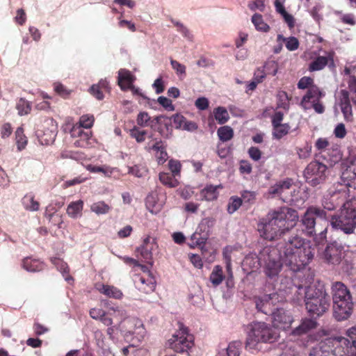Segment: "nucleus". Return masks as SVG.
Here are the masks:
<instances>
[{
  "label": "nucleus",
  "mask_w": 356,
  "mask_h": 356,
  "mask_svg": "<svg viewBox=\"0 0 356 356\" xmlns=\"http://www.w3.org/2000/svg\"><path fill=\"white\" fill-rule=\"evenodd\" d=\"M244 263L252 270L264 266L265 274L270 278L277 276L282 266L280 262L278 250L272 246L264 248L258 255L253 253L249 254L245 257Z\"/></svg>",
  "instance_id": "7ed1b4c3"
},
{
  "label": "nucleus",
  "mask_w": 356,
  "mask_h": 356,
  "mask_svg": "<svg viewBox=\"0 0 356 356\" xmlns=\"http://www.w3.org/2000/svg\"><path fill=\"white\" fill-rule=\"evenodd\" d=\"M242 343L239 341L230 342L227 348V356H239Z\"/></svg>",
  "instance_id": "49530a36"
},
{
  "label": "nucleus",
  "mask_w": 356,
  "mask_h": 356,
  "mask_svg": "<svg viewBox=\"0 0 356 356\" xmlns=\"http://www.w3.org/2000/svg\"><path fill=\"white\" fill-rule=\"evenodd\" d=\"M233 251V248L231 246H226L222 250V256L225 260L226 267L229 270L231 268V261H232V253Z\"/></svg>",
  "instance_id": "5fc2aeb1"
},
{
  "label": "nucleus",
  "mask_w": 356,
  "mask_h": 356,
  "mask_svg": "<svg viewBox=\"0 0 356 356\" xmlns=\"http://www.w3.org/2000/svg\"><path fill=\"white\" fill-rule=\"evenodd\" d=\"M159 177L160 181L169 188H176L179 184L177 177H175L172 174L162 172L159 173Z\"/></svg>",
  "instance_id": "2f4dec72"
},
{
  "label": "nucleus",
  "mask_w": 356,
  "mask_h": 356,
  "mask_svg": "<svg viewBox=\"0 0 356 356\" xmlns=\"http://www.w3.org/2000/svg\"><path fill=\"white\" fill-rule=\"evenodd\" d=\"M170 63L172 69L176 71L177 75H186V66L184 65L173 59H171Z\"/></svg>",
  "instance_id": "bf43d9fd"
},
{
  "label": "nucleus",
  "mask_w": 356,
  "mask_h": 356,
  "mask_svg": "<svg viewBox=\"0 0 356 356\" xmlns=\"http://www.w3.org/2000/svg\"><path fill=\"white\" fill-rule=\"evenodd\" d=\"M275 248L278 250L280 262L282 264V261L294 272L305 268L314 256V248L310 243L296 234L286 236L284 241Z\"/></svg>",
  "instance_id": "f257e3e1"
},
{
  "label": "nucleus",
  "mask_w": 356,
  "mask_h": 356,
  "mask_svg": "<svg viewBox=\"0 0 356 356\" xmlns=\"http://www.w3.org/2000/svg\"><path fill=\"white\" fill-rule=\"evenodd\" d=\"M322 97V92L317 86H312L309 88L306 94L303 96L300 105L305 109H307L309 107L307 106V104L314 102H318Z\"/></svg>",
  "instance_id": "5701e85b"
},
{
  "label": "nucleus",
  "mask_w": 356,
  "mask_h": 356,
  "mask_svg": "<svg viewBox=\"0 0 356 356\" xmlns=\"http://www.w3.org/2000/svg\"><path fill=\"white\" fill-rule=\"evenodd\" d=\"M293 182L291 179L280 180L271 186L268 193L271 197H278L284 202H287L291 200Z\"/></svg>",
  "instance_id": "2eb2a0df"
},
{
  "label": "nucleus",
  "mask_w": 356,
  "mask_h": 356,
  "mask_svg": "<svg viewBox=\"0 0 356 356\" xmlns=\"http://www.w3.org/2000/svg\"><path fill=\"white\" fill-rule=\"evenodd\" d=\"M270 315L273 326L275 328L284 330L290 327L293 321L291 313L282 307H277Z\"/></svg>",
  "instance_id": "a211bd4d"
},
{
  "label": "nucleus",
  "mask_w": 356,
  "mask_h": 356,
  "mask_svg": "<svg viewBox=\"0 0 356 356\" xmlns=\"http://www.w3.org/2000/svg\"><path fill=\"white\" fill-rule=\"evenodd\" d=\"M149 150L154 152L155 157L159 165L163 164L168 159V156L166 152V145L161 140L156 141L151 147Z\"/></svg>",
  "instance_id": "4be33fe9"
},
{
  "label": "nucleus",
  "mask_w": 356,
  "mask_h": 356,
  "mask_svg": "<svg viewBox=\"0 0 356 356\" xmlns=\"http://www.w3.org/2000/svg\"><path fill=\"white\" fill-rule=\"evenodd\" d=\"M225 278L222 268L220 266H215L211 272L209 280L214 286H217L222 283Z\"/></svg>",
  "instance_id": "f704fd0d"
},
{
  "label": "nucleus",
  "mask_w": 356,
  "mask_h": 356,
  "mask_svg": "<svg viewBox=\"0 0 356 356\" xmlns=\"http://www.w3.org/2000/svg\"><path fill=\"white\" fill-rule=\"evenodd\" d=\"M16 108L19 115H24L29 114L31 112V106L28 101L21 98L17 103Z\"/></svg>",
  "instance_id": "37998d69"
},
{
  "label": "nucleus",
  "mask_w": 356,
  "mask_h": 356,
  "mask_svg": "<svg viewBox=\"0 0 356 356\" xmlns=\"http://www.w3.org/2000/svg\"><path fill=\"white\" fill-rule=\"evenodd\" d=\"M252 22L255 29L261 32L267 33L270 30V26L264 22L261 15L255 13L252 17Z\"/></svg>",
  "instance_id": "e433bc0d"
},
{
  "label": "nucleus",
  "mask_w": 356,
  "mask_h": 356,
  "mask_svg": "<svg viewBox=\"0 0 356 356\" xmlns=\"http://www.w3.org/2000/svg\"><path fill=\"white\" fill-rule=\"evenodd\" d=\"M309 356H333L330 345L327 340L321 341L317 346L314 347Z\"/></svg>",
  "instance_id": "7c9ffc66"
},
{
  "label": "nucleus",
  "mask_w": 356,
  "mask_h": 356,
  "mask_svg": "<svg viewBox=\"0 0 356 356\" xmlns=\"http://www.w3.org/2000/svg\"><path fill=\"white\" fill-rule=\"evenodd\" d=\"M334 134L337 138H343L347 134L345 125L343 123L338 124L334 130Z\"/></svg>",
  "instance_id": "69168bd1"
},
{
  "label": "nucleus",
  "mask_w": 356,
  "mask_h": 356,
  "mask_svg": "<svg viewBox=\"0 0 356 356\" xmlns=\"http://www.w3.org/2000/svg\"><path fill=\"white\" fill-rule=\"evenodd\" d=\"M158 248L155 239L151 238L150 236H147L144 238L143 244L138 248V251L140 252L143 258L147 261L152 258V251Z\"/></svg>",
  "instance_id": "412c9836"
},
{
  "label": "nucleus",
  "mask_w": 356,
  "mask_h": 356,
  "mask_svg": "<svg viewBox=\"0 0 356 356\" xmlns=\"http://www.w3.org/2000/svg\"><path fill=\"white\" fill-rule=\"evenodd\" d=\"M135 81V76L130 71L120 70L118 72V84L122 90L132 88V83Z\"/></svg>",
  "instance_id": "393cba45"
},
{
  "label": "nucleus",
  "mask_w": 356,
  "mask_h": 356,
  "mask_svg": "<svg viewBox=\"0 0 356 356\" xmlns=\"http://www.w3.org/2000/svg\"><path fill=\"white\" fill-rule=\"evenodd\" d=\"M207 239V234L204 236H202L200 233L195 232L191 237V241H192L191 247H194L196 245H201L205 244Z\"/></svg>",
  "instance_id": "3c124183"
},
{
  "label": "nucleus",
  "mask_w": 356,
  "mask_h": 356,
  "mask_svg": "<svg viewBox=\"0 0 356 356\" xmlns=\"http://www.w3.org/2000/svg\"><path fill=\"white\" fill-rule=\"evenodd\" d=\"M217 134L222 142H227L234 137V130L229 126H222L218 129Z\"/></svg>",
  "instance_id": "a19ab883"
},
{
  "label": "nucleus",
  "mask_w": 356,
  "mask_h": 356,
  "mask_svg": "<svg viewBox=\"0 0 356 356\" xmlns=\"http://www.w3.org/2000/svg\"><path fill=\"white\" fill-rule=\"evenodd\" d=\"M329 146L330 143L325 138H319L315 143V147L321 152L327 149Z\"/></svg>",
  "instance_id": "680f3d73"
},
{
  "label": "nucleus",
  "mask_w": 356,
  "mask_h": 356,
  "mask_svg": "<svg viewBox=\"0 0 356 356\" xmlns=\"http://www.w3.org/2000/svg\"><path fill=\"white\" fill-rule=\"evenodd\" d=\"M91 211L97 214H105L109 212L111 207L103 201L93 203L90 207Z\"/></svg>",
  "instance_id": "a18cd8bd"
},
{
  "label": "nucleus",
  "mask_w": 356,
  "mask_h": 356,
  "mask_svg": "<svg viewBox=\"0 0 356 356\" xmlns=\"http://www.w3.org/2000/svg\"><path fill=\"white\" fill-rule=\"evenodd\" d=\"M218 188H222V186L221 184L213 186V185H207L201 191L200 195L202 200L207 201H213L216 200L218 197Z\"/></svg>",
  "instance_id": "c756f323"
},
{
  "label": "nucleus",
  "mask_w": 356,
  "mask_h": 356,
  "mask_svg": "<svg viewBox=\"0 0 356 356\" xmlns=\"http://www.w3.org/2000/svg\"><path fill=\"white\" fill-rule=\"evenodd\" d=\"M150 118L147 112H140L138 115L137 117V124L141 127H145L147 125V123Z\"/></svg>",
  "instance_id": "0e129e2a"
},
{
  "label": "nucleus",
  "mask_w": 356,
  "mask_h": 356,
  "mask_svg": "<svg viewBox=\"0 0 356 356\" xmlns=\"http://www.w3.org/2000/svg\"><path fill=\"white\" fill-rule=\"evenodd\" d=\"M50 260L63 276L65 277L66 280L72 279V277L70 276V268L66 262L57 257H51Z\"/></svg>",
  "instance_id": "72a5a7b5"
},
{
  "label": "nucleus",
  "mask_w": 356,
  "mask_h": 356,
  "mask_svg": "<svg viewBox=\"0 0 356 356\" xmlns=\"http://www.w3.org/2000/svg\"><path fill=\"white\" fill-rule=\"evenodd\" d=\"M248 154L250 157L255 161H259L261 157V150L256 147H250L248 149Z\"/></svg>",
  "instance_id": "338daca9"
},
{
  "label": "nucleus",
  "mask_w": 356,
  "mask_h": 356,
  "mask_svg": "<svg viewBox=\"0 0 356 356\" xmlns=\"http://www.w3.org/2000/svg\"><path fill=\"white\" fill-rule=\"evenodd\" d=\"M95 122V118L93 115L86 114L83 115L80 117L79 121V125H74L71 130V136L73 137L75 136H84L86 138H88V136L87 134L83 133L81 128L90 129L92 127Z\"/></svg>",
  "instance_id": "aec40b11"
},
{
  "label": "nucleus",
  "mask_w": 356,
  "mask_h": 356,
  "mask_svg": "<svg viewBox=\"0 0 356 356\" xmlns=\"http://www.w3.org/2000/svg\"><path fill=\"white\" fill-rule=\"evenodd\" d=\"M213 115L219 124H225L229 119L227 110L222 106H218L213 110Z\"/></svg>",
  "instance_id": "4c0bfd02"
},
{
  "label": "nucleus",
  "mask_w": 356,
  "mask_h": 356,
  "mask_svg": "<svg viewBox=\"0 0 356 356\" xmlns=\"http://www.w3.org/2000/svg\"><path fill=\"white\" fill-rule=\"evenodd\" d=\"M13 133V128L9 122L3 124L0 129V134L2 138H8Z\"/></svg>",
  "instance_id": "052dcab7"
},
{
  "label": "nucleus",
  "mask_w": 356,
  "mask_h": 356,
  "mask_svg": "<svg viewBox=\"0 0 356 356\" xmlns=\"http://www.w3.org/2000/svg\"><path fill=\"white\" fill-rule=\"evenodd\" d=\"M22 204L26 210L33 211L39 210L40 204L35 200V197L31 193L24 195L22 199Z\"/></svg>",
  "instance_id": "c9c22d12"
},
{
  "label": "nucleus",
  "mask_w": 356,
  "mask_h": 356,
  "mask_svg": "<svg viewBox=\"0 0 356 356\" xmlns=\"http://www.w3.org/2000/svg\"><path fill=\"white\" fill-rule=\"evenodd\" d=\"M245 347L250 350H260L261 343H273L280 338V333L269 323L253 321L248 326Z\"/></svg>",
  "instance_id": "20e7f679"
},
{
  "label": "nucleus",
  "mask_w": 356,
  "mask_h": 356,
  "mask_svg": "<svg viewBox=\"0 0 356 356\" xmlns=\"http://www.w3.org/2000/svg\"><path fill=\"white\" fill-rule=\"evenodd\" d=\"M277 42H285V45L289 51H295L299 47V41L295 37L284 38L282 35L279 34L277 38Z\"/></svg>",
  "instance_id": "58836bf2"
},
{
  "label": "nucleus",
  "mask_w": 356,
  "mask_h": 356,
  "mask_svg": "<svg viewBox=\"0 0 356 356\" xmlns=\"http://www.w3.org/2000/svg\"><path fill=\"white\" fill-rule=\"evenodd\" d=\"M343 99L341 103V111L346 120H350L352 117V106L350 105L348 95L347 92H343Z\"/></svg>",
  "instance_id": "ea45409f"
},
{
  "label": "nucleus",
  "mask_w": 356,
  "mask_h": 356,
  "mask_svg": "<svg viewBox=\"0 0 356 356\" xmlns=\"http://www.w3.org/2000/svg\"><path fill=\"white\" fill-rule=\"evenodd\" d=\"M168 168L175 177L180 175L181 165L179 161L171 159L168 162Z\"/></svg>",
  "instance_id": "864d4df0"
},
{
  "label": "nucleus",
  "mask_w": 356,
  "mask_h": 356,
  "mask_svg": "<svg viewBox=\"0 0 356 356\" xmlns=\"http://www.w3.org/2000/svg\"><path fill=\"white\" fill-rule=\"evenodd\" d=\"M334 316L338 321L348 319L353 311L354 303L348 287L341 282L332 285Z\"/></svg>",
  "instance_id": "39448f33"
},
{
  "label": "nucleus",
  "mask_w": 356,
  "mask_h": 356,
  "mask_svg": "<svg viewBox=\"0 0 356 356\" xmlns=\"http://www.w3.org/2000/svg\"><path fill=\"white\" fill-rule=\"evenodd\" d=\"M343 253V246L334 241L327 245L323 257L327 264L337 265L341 261Z\"/></svg>",
  "instance_id": "dca6fc26"
},
{
  "label": "nucleus",
  "mask_w": 356,
  "mask_h": 356,
  "mask_svg": "<svg viewBox=\"0 0 356 356\" xmlns=\"http://www.w3.org/2000/svg\"><path fill=\"white\" fill-rule=\"evenodd\" d=\"M256 309L258 312L265 314H271L281 301L280 296L277 293L264 294L254 298Z\"/></svg>",
  "instance_id": "4468645a"
},
{
  "label": "nucleus",
  "mask_w": 356,
  "mask_h": 356,
  "mask_svg": "<svg viewBox=\"0 0 356 356\" xmlns=\"http://www.w3.org/2000/svg\"><path fill=\"white\" fill-rule=\"evenodd\" d=\"M341 179L348 187L356 188V165H348L342 172Z\"/></svg>",
  "instance_id": "a878e982"
},
{
  "label": "nucleus",
  "mask_w": 356,
  "mask_h": 356,
  "mask_svg": "<svg viewBox=\"0 0 356 356\" xmlns=\"http://www.w3.org/2000/svg\"><path fill=\"white\" fill-rule=\"evenodd\" d=\"M97 289L101 293L110 298L119 300L121 299L123 296L122 292L114 286L102 284L98 285Z\"/></svg>",
  "instance_id": "c85d7f7f"
},
{
  "label": "nucleus",
  "mask_w": 356,
  "mask_h": 356,
  "mask_svg": "<svg viewBox=\"0 0 356 356\" xmlns=\"http://www.w3.org/2000/svg\"><path fill=\"white\" fill-rule=\"evenodd\" d=\"M116 312H121L122 314L113 318V322H118V328L124 337L129 338L134 334H142L144 332L145 329L140 320L128 317L126 311L122 308L116 307Z\"/></svg>",
  "instance_id": "9b49d317"
},
{
  "label": "nucleus",
  "mask_w": 356,
  "mask_h": 356,
  "mask_svg": "<svg viewBox=\"0 0 356 356\" xmlns=\"http://www.w3.org/2000/svg\"><path fill=\"white\" fill-rule=\"evenodd\" d=\"M316 289V287H315L314 286H305V285H302V284H300L298 285V286L297 287V291L296 293H298V297H297V299L298 300H304L305 302H306V291H309V290H311V291H314L315 289Z\"/></svg>",
  "instance_id": "8fccbe9b"
},
{
  "label": "nucleus",
  "mask_w": 356,
  "mask_h": 356,
  "mask_svg": "<svg viewBox=\"0 0 356 356\" xmlns=\"http://www.w3.org/2000/svg\"><path fill=\"white\" fill-rule=\"evenodd\" d=\"M54 90L63 98L68 97L71 93V90H68L65 86L60 83H54Z\"/></svg>",
  "instance_id": "6e6d98bb"
},
{
  "label": "nucleus",
  "mask_w": 356,
  "mask_h": 356,
  "mask_svg": "<svg viewBox=\"0 0 356 356\" xmlns=\"http://www.w3.org/2000/svg\"><path fill=\"white\" fill-rule=\"evenodd\" d=\"M83 207V202L81 200L71 202L67 208V215L72 218H76L81 216Z\"/></svg>",
  "instance_id": "473e14b6"
},
{
  "label": "nucleus",
  "mask_w": 356,
  "mask_h": 356,
  "mask_svg": "<svg viewBox=\"0 0 356 356\" xmlns=\"http://www.w3.org/2000/svg\"><path fill=\"white\" fill-rule=\"evenodd\" d=\"M22 267L29 272H39L44 268V264L39 259L28 257L22 260Z\"/></svg>",
  "instance_id": "cd10ccee"
},
{
  "label": "nucleus",
  "mask_w": 356,
  "mask_h": 356,
  "mask_svg": "<svg viewBox=\"0 0 356 356\" xmlns=\"http://www.w3.org/2000/svg\"><path fill=\"white\" fill-rule=\"evenodd\" d=\"M89 314L90 317L95 320H99L104 325L109 326L113 324V318L121 316V312H116V308H111L105 312L101 308H92Z\"/></svg>",
  "instance_id": "f3484780"
},
{
  "label": "nucleus",
  "mask_w": 356,
  "mask_h": 356,
  "mask_svg": "<svg viewBox=\"0 0 356 356\" xmlns=\"http://www.w3.org/2000/svg\"><path fill=\"white\" fill-rule=\"evenodd\" d=\"M330 224L346 234H353L356 228V207L352 202L344 203L339 213L332 216Z\"/></svg>",
  "instance_id": "1a4fd4ad"
},
{
  "label": "nucleus",
  "mask_w": 356,
  "mask_h": 356,
  "mask_svg": "<svg viewBox=\"0 0 356 356\" xmlns=\"http://www.w3.org/2000/svg\"><path fill=\"white\" fill-rule=\"evenodd\" d=\"M327 165L318 161H311L304 171L307 181L312 186H316L325 180Z\"/></svg>",
  "instance_id": "ddd939ff"
},
{
  "label": "nucleus",
  "mask_w": 356,
  "mask_h": 356,
  "mask_svg": "<svg viewBox=\"0 0 356 356\" xmlns=\"http://www.w3.org/2000/svg\"><path fill=\"white\" fill-rule=\"evenodd\" d=\"M35 132L41 144H51L57 136V123L52 118H45L37 124Z\"/></svg>",
  "instance_id": "f8f14e48"
},
{
  "label": "nucleus",
  "mask_w": 356,
  "mask_h": 356,
  "mask_svg": "<svg viewBox=\"0 0 356 356\" xmlns=\"http://www.w3.org/2000/svg\"><path fill=\"white\" fill-rule=\"evenodd\" d=\"M314 79L309 76H303L298 82L297 86L299 89H309L314 86Z\"/></svg>",
  "instance_id": "603ef678"
},
{
  "label": "nucleus",
  "mask_w": 356,
  "mask_h": 356,
  "mask_svg": "<svg viewBox=\"0 0 356 356\" xmlns=\"http://www.w3.org/2000/svg\"><path fill=\"white\" fill-rule=\"evenodd\" d=\"M298 220L296 210L289 207H281L269 213L258 224V231L261 237L272 241L277 238L293 229Z\"/></svg>",
  "instance_id": "f03ea898"
},
{
  "label": "nucleus",
  "mask_w": 356,
  "mask_h": 356,
  "mask_svg": "<svg viewBox=\"0 0 356 356\" xmlns=\"http://www.w3.org/2000/svg\"><path fill=\"white\" fill-rule=\"evenodd\" d=\"M134 283L139 291L145 293L153 292L156 288L155 278L149 273L136 277Z\"/></svg>",
  "instance_id": "6ab92c4d"
},
{
  "label": "nucleus",
  "mask_w": 356,
  "mask_h": 356,
  "mask_svg": "<svg viewBox=\"0 0 356 356\" xmlns=\"http://www.w3.org/2000/svg\"><path fill=\"white\" fill-rule=\"evenodd\" d=\"M15 138L17 149L19 151H21L25 148L27 144V139L24 134V130L22 128L19 127L15 131Z\"/></svg>",
  "instance_id": "c03bdc74"
},
{
  "label": "nucleus",
  "mask_w": 356,
  "mask_h": 356,
  "mask_svg": "<svg viewBox=\"0 0 356 356\" xmlns=\"http://www.w3.org/2000/svg\"><path fill=\"white\" fill-rule=\"evenodd\" d=\"M305 306L309 314L314 318L322 316L330 306V296L323 289L306 291Z\"/></svg>",
  "instance_id": "0eeeda50"
},
{
  "label": "nucleus",
  "mask_w": 356,
  "mask_h": 356,
  "mask_svg": "<svg viewBox=\"0 0 356 356\" xmlns=\"http://www.w3.org/2000/svg\"><path fill=\"white\" fill-rule=\"evenodd\" d=\"M129 172L137 177H143L147 175L148 170L145 165L138 164L130 167Z\"/></svg>",
  "instance_id": "de8ad7c7"
},
{
  "label": "nucleus",
  "mask_w": 356,
  "mask_h": 356,
  "mask_svg": "<svg viewBox=\"0 0 356 356\" xmlns=\"http://www.w3.org/2000/svg\"><path fill=\"white\" fill-rule=\"evenodd\" d=\"M317 322L313 318H305L302 321L300 325L292 331V334L295 336L306 334L311 330L317 327Z\"/></svg>",
  "instance_id": "bb28decb"
},
{
  "label": "nucleus",
  "mask_w": 356,
  "mask_h": 356,
  "mask_svg": "<svg viewBox=\"0 0 356 356\" xmlns=\"http://www.w3.org/2000/svg\"><path fill=\"white\" fill-rule=\"evenodd\" d=\"M146 131H140L138 128L134 127L130 130V135L132 138H134L137 142L142 143L145 140Z\"/></svg>",
  "instance_id": "4d7b16f0"
},
{
  "label": "nucleus",
  "mask_w": 356,
  "mask_h": 356,
  "mask_svg": "<svg viewBox=\"0 0 356 356\" xmlns=\"http://www.w3.org/2000/svg\"><path fill=\"white\" fill-rule=\"evenodd\" d=\"M158 102L168 111H174L175 109L172 101L165 97H159L158 98Z\"/></svg>",
  "instance_id": "e2e57ef3"
},
{
  "label": "nucleus",
  "mask_w": 356,
  "mask_h": 356,
  "mask_svg": "<svg viewBox=\"0 0 356 356\" xmlns=\"http://www.w3.org/2000/svg\"><path fill=\"white\" fill-rule=\"evenodd\" d=\"M327 65H334L333 56L331 54L327 56H317L309 63L308 70L310 72L318 71L323 70Z\"/></svg>",
  "instance_id": "b1692460"
},
{
  "label": "nucleus",
  "mask_w": 356,
  "mask_h": 356,
  "mask_svg": "<svg viewBox=\"0 0 356 356\" xmlns=\"http://www.w3.org/2000/svg\"><path fill=\"white\" fill-rule=\"evenodd\" d=\"M242 204V200L241 197L232 196L229 199L227 204V212L229 214L234 213Z\"/></svg>",
  "instance_id": "09e8293b"
},
{
  "label": "nucleus",
  "mask_w": 356,
  "mask_h": 356,
  "mask_svg": "<svg viewBox=\"0 0 356 356\" xmlns=\"http://www.w3.org/2000/svg\"><path fill=\"white\" fill-rule=\"evenodd\" d=\"M169 347L177 353L188 354V350L194 344V337L189 332L188 328L182 323H178V329L168 340Z\"/></svg>",
  "instance_id": "9d476101"
},
{
  "label": "nucleus",
  "mask_w": 356,
  "mask_h": 356,
  "mask_svg": "<svg viewBox=\"0 0 356 356\" xmlns=\"http://www.w3.org/2000/svg\"><path fill=\"white\" fill-rule=\"evenodd\" d=\"M316 217H319L322 218L325 223H326V227L321 230L318 236L316 238V241L318 244L323 243L326 240V234H327V228L328 222L326 220L327 218V213L323 209L316 207H309L301 219V223L304 227L302 229L307 235L309 236H312L316 234Z\"/></svg>",
  "instance_id": "423d86ee"
},
{
  "label": "nucleus",
  "mask_w": 356,
  "mask_h": 356,
  "mask_svg": "<svg viewBox=\"0 0 356 356\" xmlns=\"http://www.w3.org/2000/svg\"><path fill=\"white\" fill-rule=\"evenodd\" d=\"M26 15L25 11L22 8L18 9L15 17V22L22 26L26 22Z\"/></svg>",
  "instance_id": "774afa93"
},
{
  "label": "nucleus",
  "mask_w": 356,
  "mask_h": 356,
  "mask_svg": "<svg viewBox=\"0 0 356 356\" xmlns=\"http://www.w3.org/2000/svg\"><path fill=\"white\" fill-rule=\"evenodd\" d=\"M242 202L253 204L256 199V193L254 191H244L241 193Z\"/></svg>",
  "instance_id": "13d9d810"
},
{
  "label": "nucleus",
  "mask_w": 356,
  "mask_h": 356,
  "mask_svg": "<svg viewBox=\"0 0 356 356\" xmlns=\"http://www.w3.org/2000/svg\"><path fill=\"white\" fill-rule=\"evenodd\" d=\"M346 335L326 339L333 356H356V326L348 329Z\"/></svg>",
  "instance_id": "6e6552de"
},
{
  "label": "nucleus",
  "mask_w": 356,
  "mask_h": 356,
  "mask_svg": "<svg viewBox=\"0 0 356 356\" xmlns=\"http://www.w3.org/2000/svg\"><path fill=\"white\" fill-rule=\"evenodd\" d=\"M273 138L280 140L284 136L287 135L290 131L291 127L288 123L280 124L275 127H273Z\"/></svg>",
  "instance_id": "79ce46f5"
}]
</instances>
